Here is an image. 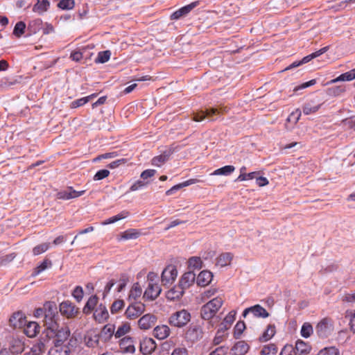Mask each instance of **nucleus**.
Segmentation results:
<instances>
[{
    "instance_id": "f257e3e1",
    "label": "nucleus",
    "mask_w": 355,
    "mask_h": 355,
    "mask_svg": "<svg viewBox=\"0 0 355 355\" xmlns=\"http://www.w3.org/2000/svg\"><path fill=\"white\" fill-rule=\"evenodd\" d=\"M223 303L222 298L217 297L211 300L201 307L200 317L204 320H207V329L214 328L218 322V318L215 317V315L222 306Z\"/></svg>"
},
{
    "instance_id": "f03ea898",
    "label": "nucleus",
    "mask_w": 355,
    "mask_h": 355,
    "mask_svg": "<svg viewBox=\"0 0 355 355\" xmlns=\"http://www.w3.org/2000/svg\"><path fill=\"white\" fill-rule=\"evenodd\" d=\"M44 326L47 329L55 330L58 327L59 315L58 306L55 302L48 301L44 303Z\"/></svg>"
},
{
    "instance_id": "7ed1b4c3",
    "label": "nucleus",
    "mask_w": 355,
    "mask_h": 355,
    "mask_svg": "<svg viewBox=\"0 0 355 355\" xmlns=\"http://www.w3.org/2000/svg\"><path fill=\"white\" fill-rule=\"evenodd\" d=\"M55 330L47 329L46 330V337L49 340L51 338H53L54 345L62 346L64 343L70 336L71 332L69 328L67 326L60 327L59 323L58 327L55 328Z\"/></svg>"
},
{
    "instance_id": "20e7f679",
    "label": "nucleus",
    "mask_w": 355,
    "mask_h": 355,
    "mask_svg": "<svg viewBox=\"0 0 355 355\" xmlns=\"http://www.w3.org/2000/svg\"><path fill=\"white\" fill-rule=\"evenodd\" d=\"M228 111L229 107L227 106H220L218 108H207L205 110H199L193 112L192 119L196 122H200L206 118L209 119L210 121H214L216 120V118H214V116L226 113Z\"/></svg>"
},
{
    "instance_id": "39448f33",
    "label": "nucleus",
    "mask_w": 355,
    "mask_h": 355,
    "mask_svg": "<svg viewBox=\"0 0 355 355\" xmlns=\"http://www.w3.org/2000/svg\"><path fill=\"white\" fill-rule=\"evenodd\" d=\"M191 313L186 309L173 313L168 318V323L175 327L182 328L191 321Z\"/></svg>"
},
{
    "instance_id": "423d86ee",
    "label": "nucleus",
    "mask_w": 355,
    "mask_h": 355,
    "mask_svg": "<svg viewBox=\"0 0 355 355\" xmlns=\"http://www.w3.org/2000/svg\"><path fill=\"white\" fill-rule=\"evenodd\" d=\"M334 322L331 319L324 318L321 320L315 327L318 336L322 338H327L334 332Z\"/></svg>"
},
{
    "instance_id": "0eeeda50",
    "label": "nucleus",
    "mask_w": 355,
    "mask_h": 355,
    "mask_svg": "<svg viewBox=\"0 0 355 355\" xmlns=\"http://www.w3.org/2000/svg\"><path fill=\"white\" fill-rule=\"evenodd\" d=\"M59 311L62 315L68 319L76 318L79 313V309L71 301H63L60 304Z\"/></svg>"
},
{
    "instance_id": "6e6552de",
    "label": "nucleus",
    "mask_w": 355,
    "mask_h": 355,
    "mask_svg": "<svg viewBox=\"0 0 355 355\" xmlns=\"http://www.w3.org/2000/svg\"><path fill=\"white\" fill-rule=\"evenodd\" d=\"M145 308V304L141 302H132L126 309L125 315L129 320L137 318L144 312Z\"/></svg>"
},
{
    "instance_id": "1a4fd4ad",
    "label": "nucleus",
    "mask_w": 355,
    "mask_h": 355,
    "mask_svg": "<svg viewBox=\"0 0 355 355\" xmlns=\"http://www.w3.org/2000/svg\"><path fill=\"white\" fill-rule=\"evenodd\" d=\"M8 350L12 355H19L24 351V343L21 338L17 336H10L8 339Z\"/></svg>"
},
{
    "instance_id": "9d476101",
    "label": "nucleus",
    "mask_w": 355,
    "mask_h": 355,
    "mask_svg": "<svg viewBox=\"0 0 355 355\" xmlns=\"http://www.w3.org/2000/svg\"><path fill=\"white\" fill-rule=\"evenodd\" d=\"M178 275L176 267L173 265L167 266L162 271L161 279L163 285L167 286L173 283Z\"/></svg>"
},
{
    "instance_id": "9b49d317",
    "label": "nucleus",
    "mask_w": 355,
    "mask_h": 355,
    "mask_svg": "<svg viewBox=\"0 0 355 355\" xmlns=\"http://www.w3.org/2000/svg\"><path fill=\"white\" fill-rule=\"evenodd\" d=\"M203 334L201 325L191 324L187 330L186 338L192 342H196L202 338Z\"/></svg>"
},
{
    "instance_id": "f8f14e48",
    "label": "nucleus",
    "mask_w": 355,
    "mask_h": 355,
    "mask_svg": "<svg viewBox=\"0 0 355 355\" xmlns=\"http://www.w3.org/2000/svg\"><path fill=\"white\" fill-rule=\"evenodd\" d=\"M199 1H193L190 4L184 6L178 10L173 12L171 15V19L172 20H178L181 17L187 16L193 8L197 7L199 5Z\"/></svg>"
},
{
    "instance_id": "ddd939ff",
    "label": "nucleus",
    "mask_w": 355,
    "mask_h": 355,
    "mask_svg": "<svg viewBox=\"0 0 355 355\" xmlns=\"http://www.w3.org/2000/svg\"><path fill=\"white\" fill-rule=\"evenodd\" d=\"M162 288L157 282L148 284L144 293V297L148 300L153 301L155 300L161 293Z\"/></svg>"
},
{
    "instance_id": "4468645a",
    "label": "nucleus",
    "mask_w": 355,
    "mask_h": 355,
    "mask_svg": "<svg viewBox=\"0 0 355 355\" xmlns=\"http://www.w3.org/2000/svg\"><path fill=\"white\" fill-rule=\"evenodd\" d=\"M250 313H252L253 315L257 318H266L269 316V313L266 309L259 304H256L245 309L242 313V316L245 318Z\"/></svg>"
},
{
    "instance_id": "2eb2a0df",
    "label": "nucleus",
    "mask_w": 355,
    "mask_h": 355,
    "mask_svg": "<svg viewBox=\"0 0 355 355\" xmlns=\"http://www.w3.org/2000/svg\"><path fill=\"white\" fill-rule=\"evenodd\" d=\"M26 317L21 311L14 313L9 319V323L15 329H22L26 324Z\"/></svg>"
},
{
    "instance_id": "dca6fc26",
    "label": "nucleus",
    "mask_w": 355,
    "mask_h": 355,
    "mask_svg": "<svg viewBox=\"0 0 355 355\" xmlns=\"http://www.w3.org/2000/svg\"><path fill=\"white\" fill-rule=\"evenodd\" d=\"M157 345L155 341L151 338H144L140 341V352L144 355L152 354L156 349Z\"/></svg>"
},
{
    "instance_id": "f3484780",
    "label": "nucleus",
    "mask_w": 355,
    "mask_h": 355,
    "mask_svg": "<svg viewBox=\"0 0 355 355\" xmlns=\"http://www.w3.org/2000/svg\"><path fill=\"white\" fill-rule=\"evenodd\" d=\"M157 322V317L151 313L144 315L138 320V325L141 329L147 330L152 328Z\"/></svg>"
},
{
    "instance_id": "a211bd4d",
    "label": "nucleus",
    "mask_w": 355,
    "mask_h": 355,
    "mask_svg": "<svg viewBox=\"0 0 355 355\" xmlns=\"http://www.w3.org/2000/svg\"><path fill=\"white\" fill-rule=\"evenodd\" d=\"M49 341L48 338L45 336L41 337L31 348L30 354L32 355H41L46 351V342Z\"/></svg>"
},
{
    "instance_id": "6ab92c4d",
    "label": "nucleus",
    "mask_w": 355,
    "mask_h": 355,
    "mask_svg": "<svg viewBox=\"0 0 355 355\" xmlns=\"http://www.w3.org/2000/svg\"><path fill=\"white\" fill-rule=\"evenodd\" d=\"M119 347L121 350L125 353L133 354L135 352L133 338L130 336H125L121 339Z\"/></svg>"
},
{
    "instance_id": "aec40b11",
    "label": "nucleus",
    "mask_w": 355,
    "mask_h": 355,
    "mask_svg": "<svg viewBox=\"0 0 355 355\" xmlns=\"http://www.w3.org/2000/svg\"><path fill=\"white\" fill-rule=\"evenodd\" d=\"M196 280V274L193 272L189 271L184 272L183 275L181 277L179 285L183 288L187 289L189 288Z\"/></svg>"
},
{
    "instance_id": "412c9836",
    "label": "nucleus",
    "mask_w": 355,
    "mask_h": 355,
    "mask_svg": "<svg viewBox=\"0 0 355 355\" xmlns=\"http://www.w3.org/2000/svg\"><path fill=\"white\" fill-rule=\"evenodd\" d=\"M213 279V274L209 270L201 271L197 278L196 283L198 286L205 287L209 285Z\"/></svg>"
},
{
    "instance_id": "4be33fe9",
    "label": "nucleus",
    "mask_w": 355,
    "mask_h": 355,
    "mask_svg": "<svg viewBox=\"0 0 355 355\" xmlns=\"http://www.w3.org/2000/svg\"><path fill=\"white\" fill-rule=\"evenodd\" d=\"M24 334L29 338H33L39 333L40 327L35 322H27L23 327Z\"/></svg>"
},
{
    "instance_id": "5701e85b",
    "label": "nucleus",
    "mask_w": 355,
    "mask_h": 355,
    "mask_svg": "<svg viewBox=\"0 0 355 355\" xmlns=\"http://www.w3.org/2000/svg\"><path fill=\"white\" fill-rule=\"evenodd\" d=\"M250 346L244 340L238 341L232 347V355H245L249 350Z\"/></svg>"
},
{
    "instance_id": "b1692460",
    "label": "nucleus",
    "mask_w": 355,
    "mask_h": 355,
    "mask_svg": "<svg viewBox=\"0 0 355 355\" xmlns=\"http://www.w3.org/2000/svg\"><path fill=\"white\" fill-rule=\"evenodd\" d=\"M296 355H305L310 352L311 346L302 340H297L293 347Z\"/></svg>"
},
{
    "instance_id": "393cba45",
    "label": "nucleus",
    "mask_w": 355,
    "mask_h": 355,
    "mask_svg": "<svg viewBox=\"0 0 355 355\" xmlns=\"http://www.w3.org/2000/svg\"><path fill=\"white\" fill-rule=\"evenodd\" d=\"M94 317L96 320L99 322H104L109 317V313L107 308L103 304H101L95 310Z\"/></svg>"
},
{
    "instance_id": "a878e982",
    "label": "nucleus",
    "mask_w": 355,
    "mask_h": 355,
    "mask_svg": "<svg viewBox=\"0 0 355 355\" xmlns=\"http://www.w3.org/2000/svg\"><path fill=\"white\" fill-rule=\"evenodd\" d=\"M170 328L167 325H158L153 330V335L159 340L167 338L170 334Z\"/></svg>"
},
{
    "instance_id": "bb28decb",
    "label": "nucleus",
    "mask_w": 355,
    "mask_h": 355,
    "mask_svg": "<svg viewBox=\"0 0 355 355\" xmlns=\"http://www.w3.org/2000/svg\"><path fill=\"white\" fill-rule=\"evenodd\" d=\"M172 153L171 149L164 151L161 155L154 157L152 159L151 164L153 166H160L169 159Z\"/></svg>"
},
{
    "instance_id": "cd10ccee",
    "label": "nucleus",
    "mask_w": 355,
    "mask_h": 355,
    "mask_svg": "<svg viewBox=\"0 0 355 355\" xmlns=\"http://www.w3.org/2000/svg\"><path fill=\"white\" fill-rule=\"evenodd\" d=\"M234 255L231 252H223L216 259V265L220 267H225L230 264Z\"/></svg>"
},
{
    "instance_id": "c85d7f7f",
    "label": "nucleus",
    "mask_w": 355,
    "mask_h": 355,
    "mask_svg": "<svg viewBox=\"0 0 355 355\" xmlns=\"http://www.w3.org/2000/svg\"><path fill=\"white\" fill-rule=\"evenodd\" d=\"M200 182H202V181L198 179H195V178L189 179L187 181H184L182 183H180L178 184L173 186L172 188H171L170 189L166 191V194L167 196L172 195L174 193V191H178V189H180L181 188H183V187H187V186H189V185H191L193 184H196V183H198Z\"/></svg>"
},
{
    "instance_id": "c756f323",
    "label": "nucleus",
    "mask_w": 355,
    "mask_h": 355,
    "mask_svg": "<svg viewBox=\"0 0 355 355\" xmlns=\"http://www.w3.org/2000/svg\"><path fill=\"white\" fill-rule=\"evenodd\" d=\"M184 293V289H183L180 285L175 286L169 290L166 294L168 299L171 300H178L183 296Z\"/></svg>"
},
{
    "instance_id": "7c9ffc66",
    "label": "nucleus",
    "mask_w": 355,
    "mask_h": 355,
    "mask_svg": "<svg viewBox=\"0 0 355 355\" xmlns=\"http://www.w3.org/2000/svg\"><path fill=\"white\" fill-rule=\"evenodd\" d=\"M275 324H268L266 329L264 331V332L262 334V335L259 338V340L260 342H266L269 340H270L275 334L276 329H275Z\"/></svg>"
},
{
    "instance_id": "2f4dec72",
    "label": "nucleus",
    "mask_w": 355,
    "mask_h": 355,
    "mask_svg": "<svg viewBox=\"0 0 355 355\" xmlns=\"http://www.w3.org/2000/svg\"><path fill=\"white\" fill-rule=\"evenodd\" d=\"M355 79V69L340 74L336 78L329 82V84L335 83L339 81H350Z\"/></svg>"
},
{
    "instance_id": "473e14b6",
    "label": "nucleus",
    "mask_w": 355,
    "mask_h": 355,
    "mask_svg": "<svg viewBox=\"0 0 355 355\" xmlns=\"http://www.w3.org/2000/svg\"><path fill=\"white\" fill-rule=\"evenodd\" d=\"M98 301V297L94 295H92L86 302L84 308H83V312L84 313L88 315L92 313V311L94 310L95 307L97 305Z\"/></svg>"
},
{
    "instance_id": "72a5a7b5",
    "label": "nucleus",
    "mask_w": 355,
    "mask_h": 355,
    "mask_svg": "<svg viewBox=\"0 0 355 355\" xmlns=\"http://www.w3.org/2000/svg\"><path fill=\"white\" fill-rule=\"evenodd\" d=\"M50 3L48 0H37V3L33 8V11L38 12L39 14H43L49 9Z\"/></svg>"
},
{
    "instance_id": "f704fd0d",
    "label": "nucleus",
    "mask_w": 355,
    "mask_h": 355,
    "mask_svg": "<svg viewBox=\"0 0 355 355\" xmlns=\"http://www.w3.org/2000/svg\"><path fill=\"white\" fill-rule=\"evenodd\" d=\"M99 334H88L85 337V345L89 347H96L99 345Z\"/></svg>"
},
{
    "instance_id": "c9c22d12",
    "label": "nucleus",
    "mask_w": 355,
    "mask_h": 355,
    "mask_svg": "<svg viewBox=\"0 0 355 355\" xmlns=\"http://www.w3.org/2000/svg\"><path fill=\"white\" fill-rule=\"evenodd\" d=\"M235 320V313L233 311L230 312L224 318L223 321L220 324V328L224 331L230 328L232 324Z\"/></svg>"
},
{
    "instance_id": "e433bc0d",
    "label": "nucleus",
    "mask_w": 355,
    "mask_h": 355,
    "mask_svg": "<svg viewBox=\"0 0 355 355\" xmlns=\"http://www.w3.org/2000/svg\"><path fill=\"white\" fill-rule=\"evenodd\" d=\"M329 49V46H324L322 49H320V50L310 54V55H308L305 57H304L300 61H301V63L302 64H305V63H307L309 62V61H311V60H313V58H315L320 55H321L322 54L326 53Z\"/></svg>"
},
{
    "instance_id": "4c0bfd02",
    "label": "nucleus",
    "mask_w": 355,
    "mask_h": 355,
    "mask_svg": "<svg viewBox=\"0 0 355 355\" xmlns=\"http://www.w3.org/2000/svg\"><path fill=\"white\" fill-rule=\"evenodd\" d=\"M42 20L41 19H35L31 21L28 25V31L30 33H37L42 27Z\"/></svg>"
},
{
    "instance_id": "58836bf2",
    "label": "nucleus",
    "mask_w": 355,
    "mask_h": 355,
    "mask_svg": "<svg viewBox=\"0 0 355 355\" xmlns=\"http://www.w3.org/2000/svg\"><path fill=\"white\" fill-rule=\"evenodd\" d=\"M51 266L52 263L51 260L48 259H44V261L40 265H38L35 268H34L33 273L31 275L32 277H36L49 267H51Z\"/></svg>"
},
{
    "instance_id": "ea45409f",
    "label": "nucleus",
    "mask_w": 355,
    "mask_h": 355,
    "mask_svg": "<svg viewBox=\"0 0 355 355\" xmlns=\"http://www.w3.org/2000/svg\"><path fill=\"white\" fill-rule=\"evenodd\" d=\"M70 350L67 346H57L54 345L49 351V355H69Z\"/></svg>"
},
{
    "instance_id": "a19ab883",
    "label": "nucleus",
    "mask_w": 355,
    "mask_h": 355,
    "mask_svg": "<svg viewBox=\"0 0 355 355\" xmlns=\"http://www.w3.org/2000/svg\"><path fill=\"white\" fill-rule=\"evenodd\" d=\"M115 334V326L114 324H107L104 326L101 331V336L105 337V340H110Z\"/></svg>"
},
{
    "instance_id": "79ce46f5",
    "label": "nucleus",
    "mask_w": 355,
    "mask_h": 355,
    "mask_svg": "<svg viewBox=\"0 0 355 355\" xmlns=\"http://www.w3.org/2000/svg\"><path fill=\"white\" fill-rule=\"evenodd\" d=\"M235 170V167L231 165H227L215 170L211 175H229Z\"/></svg>"
},
{
    "instance_id": "37998d69",
    "label": "nucleus",
    "mask_w": 355,
    "mask_h": 355,
    "mask_svg": "<svg viewBox=\"0 0 355 355\" xmlns=\"http://www.w3.org/2000/svg\"><path fill=\"white\" fill-rule=\"evenodd\" d=\"M142 293V288L138 282L133 284L131 290L130 291L128 298L129 300H136L139 297Z\"/></svg>"
},
{
    "instance_id": "c03bdc74",
    "label": "nucleus",
    "mask_w": 355,
    "mask_h": 355,
    "mask_svg": "<svg viewBox=\"0 0 355 355\" xmlns=\"http://www.w3.org/2000/svg\"><path fill=\"white\" fill-rule=\"evenodd\" d=\"M129 215L128 211H122L119 214H118L116 216H114L112 217H110L107 219H106L105 221L103 222V225H108L111 223H114L115 222H117L121 219L125 218Z\"/></svg>"
},
{
    "instance_id": "a18cd8bd",
    "label": "nucleus",
    "mask_w": 355,
    "mask_h": 355,
    "mask_svg": "<svg viewBox=\"0 0 355 355\" xmlns=\"http://www.w3.org/2000/svg\"><path fill=\"white\" fill-rule=\"evenodd\" d=\"M130 325L128 322L123 323L121 324L117 330L115 331L114 336L116 338H119L130 331Z\"/></svg>"
},
{
    "instance_id": "49530a36",
    "label": "nucleus",
    "mask_w": 355,
    "mask_h": 355,
    "mask_svg": "<svg viewBox=\"0 0 355 355\" xmlns=\"http://www.w3.org/2000/svg\"><path fill=\"white\" fill-rule=\"evenodd\" d=\"M277 352V347L273 343L264 345L260 352L261 355H275Z\"/></svg>"
},
{
    "instance_id": "de8ad7c7",
    "label": "nucleus",
    "mask_w": 355,
    "mask_h": 355,
    "mask_svg": "<svg viewBox=\"0 0 355 355\" xmlns=\"http://www.w3.org/2000/svg\"><path fill=\"white\" fill-rule=\"evenodd\" d=\"M26 27V25L24 21H18L14 27L13 35L18 38L21 37L25 33Z\"/></svg>"
},
{
    "instance_id": "09e8293b",
    "label": "nucleus",
    "mask_w": 355,
    "mask_h": 355,
    "mask_svg": "<svg viewBox=\"0 0 355 355\" xmlns=\"http://www.w3.org/2000/svg\"><path fill=\"white\" fill-rule=\"evenodd\" d=\"M50 243H43L35 246L33 248V254L34 256L41 254L47 251L50 248Z\"/></svg>"
},
{
    "instance_id": "8fccbe9b",
    "label": "nucleus",
    "mask_w": 355,
    "mask_h": 355,
    "mask_svg": "<svg viewBox=\"0 0 355 355\" xmlns=\"http://www.w3.org/2000/svg\"><path fill=\"white\" fill-rule=\"evenodd\" d=\"M346 91L345 85H338L328 89V94L330 96H338Z\"/></svg>"
},
{
    "instance_id": "3c124183",
    "label": "nucleus",
    "mask_w": 355,
    "mask_h": 355,
    "mask_svg": "<svg viewBox=\"0 0 355 355\" xmlns=\"http://www.w3.org/2000/svg\"><path fill=\"white\" fill-rule=\"evenodd\" d=\"M245 329V324L243 321H239L236 323L234 329V337L239 339L243 331Z\"/></svg>"
},
{
    "instance_id": "603ef678",
    "label": "nucleus",
    "mask_w": 355,
    "mask_h": 355,
    "mask_svg": "<svg viewBox=\"0 0 355 355\" xmlns=\"http://www.w3.org/2000/svg\"><path fill=\"white\" fill-rule=\"evenodd\" d=\"M312 325L309 322H304L301 328V335L304 338H309L313 334Z\"/></svg>"
},
{
    "instance_id": "864d4df0",
    "label": "nucleus",
    "mask_w": 355,
    "mask_h": 355,
    "mask_svg": "<svg viewBox=\"0 0 355 355\" xmlns=\"http://www.w3.org/2000/svg\"><path fill=\"white\" fill-rule=\"evenodd\" d=\"M111 55V52L109 50L100 51L98 53V56L96 59V62L98 63H105L107 62Z\"/></svg>"
},
{
    "instance_id": "5fc2aeb1",
    "label": "nucleus",
    "mask_w": 355,
    "mask_h": 355,
    "mask_svg": "<svg viewBox=\"0 0 355 355\" xmlns=\"http://www.w3.org/2000/svg\"><path fill=\"white\" fill-rule=\"evenodd\" d=\"M140 233L135 229H130L123 233L122 238L124 239H135L139 237Z\"/></svg>"
},
{
    "instance_id": "6e6d98bb",
    "label": "nucleus",
    "mask_w": 355,
    "mask_h": 355,
    "mask_svg": "<svg viewBox=\"0 0 355 355\" xmlns=\"http://www.w3.org/2000/svg\"><path fill=\"white\" fill-rule=\"evenodd\" d=\"M124 306L125 302L123 300H116L112 304L110 311L112 314L116 313L121 311Z\"/></svg>"
},
{
    "instance_id": "4d7b16f0",
    "label": "nucleus",
    "mask_w": 355,
    "mask_h": 355,
    "mask_svg": "<svg viewBox=\"0 0 355 355\" xmlns=\"http://www.w3.org/2000/svg\"><path fill=\"white\" fill-rule=\"evenodd\" d=\"M320 107V105H312L310 103H306L303 107L302 111L305 115L315 113Z\"/></svg>"
},
{
    "instance_id": "13d9d810",
    "label": "nucleus",
    "mask_w": 355,
    "mask_h": 355,
    "mask_svg": "<svg viewBox=\"0 0 355 355\" xmlns=\"http://www.w3.org/2000/svg\"><path fill=\"white\" fill-rule=\"evenodd\" d=\"M339 350L335 347H325L321 349L318 355H339Z\"/></svg>"
},
{
    "instance_id": "bf43d9fd",
    "label": "nucleus",
    "mask_w": 355,
    "mask_h": 355,
    "mask_svg": "<svg viewBox=\"0 0 355 355\" xmlns=\"http://www.w3.org/2000/svg\"><path fill=\"white\" fill-rule=\"evenodd\" d=\"M202 260L200 257H192L189 259V266L195 269H200L202 268Z\"/></svg>"
},
{
    "instance_id": "052dcab7",
    "label": "nucleus",
    "mask_w": 355,
    "mask_h": 355,
    "mask_svg": "<svg viewBox=\"0 0 355 355\" xmlns=\"http://www.w3.org/2000/svg\"><path fill=\"white\" fill-rule=\"evenodd\" d=\"M75 6L73 0H60L58 6L62 10H70Z\"/></svg>"
},
{
    "instance_id": "680f3d73",
    "label": "nucleus",
    "mask_w": 355,
    "mask_h": 355,
    "mask_svg": "<svg viewBox=\"0 0 355 355\" xmlns=\"http://www.w3.org/2000/svg\"><path fill=\"white\" fill-rule=\"evenodd\" d=\"M301 114V110L300 109H296L295 111L291 113V114L287 118V121L289 122H292L294 124H296L300 120Z\"/></svg>"
},
{
    "instance_id": "e2e57ef3",
    "label": "nucleus",
    "mask_w": 355,
    "mask_h": 355,
    "mask_svg": "<svg viewBox=\"0 0 355 355\" xmlns=\"http://www.w3.org/2000/svg\"><path fill=\"white\" fill-rule=\"evenodd\" d=\"M259 173L257 171L251 172L249 173H241L236 179V181H245L248 180H252L259 175Z\"/></svg>"
},
{
    "instance_id": "0e129e2a",
    "label": "nucleus",
    "mask_w": 355,
    "mask_h": 355,
    "mask_svg": "<svg viewBox=\"0 0 355 355\" xmlns=\"http://www.w3.org/2000/svg\"><path fill=\"white\" fill-rule=\"evenodd\" d=\"M83 289L80 286H76L72 292V296L78 302H80L83 300Z\"/></svg>"
},
{
    "instance_id": "69168bd1",
    "label": "nucleus",
    "mask_w": 355,
    "mask_h": 355,
    "mask_svg": "<svg viewBox=\"0 0 355 355\" xmlns=\"http://www.w3.org/2000/svg\"><path fill=\"white\" fill-rule=\"evenodd\" d=\"M56 198L60 200H68L71 199V194L69 192V187L66 190H62L56 193Z\"/></svg>"
},
{
    "instance_id": "338daca9",
    "label": "nucleus",
    "mask_w": 355,
    "mask_h": 355,
    "mask_svg": "<svg viewBox=\"0 0 355 355\" xmlns=\"http://www.w3.org/2000/svg\"><path fill=\"white\" fill-rule=\"evenodd\" d=\"M342 123L349 129L355 130V116L346 118L342 121Z\"/></svg>"
},
{
    "instance_id": "774afa93",
    "label": "nucleus",
    "mask_w": 355,
    "mask_h": 355,
    "mask_svg": "<svg viewBox=\"0 0 355 355\" xmlns=\"http://www.w3.org/2000/svg\"><path fill=\"white\" fill-rule=\"evenodd\" d=\"M279 355H296V354L292 345H286L282 349Z\"/></svg>"
}]
</instances>
